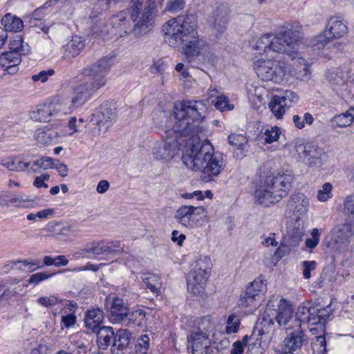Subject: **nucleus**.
<instances>
[{"label":"nucleus","instance_id":"1","mask_svg":"<svg viewBox=\"0 0 354 354\" xmlns=\"http://www.w3.org/2000/svg\"><path fill=\"white\" fill-rule=\"evenodd\" d=\"M192 15H179L168 20L162 26L164 40L170 46L181 50L189 63L196 60L210 64L215 55L209 51L207 41L201 38Z\"/></svg>","mask_w":354,"mask_h":354},{"label":"nucleus","instance_id":"2","mask_svg":"<svg viewBox=\"0 0 354 354\" xmlns=\"http://www.w3.org/2000/svg\"><path fill=\"white\" fill-rule=\"evenodd\" d=\"M303 31L299 22L286 24L275 33H266L258 38L253 49L260 55L270 53L285 55L292 59L298 56Z\"/></svg>","mask_w":354,"mask_h":354},{"label":"nucleus","instance_id":"3","mask_svg":"<svg viewBox=\"0 0 354 354\" xmlns=\"http://www.w3.org/2000/svg\"><path fill=\"white\" fill-rule=\"evenodd\" d=\"M156 10L154 0L136 1L113 18V26L119 29L121 37L132 35L140 37L151 29Z\"/></svg>","mask_w":354,"mask_h":354},{"label":"nucleus","instance_id":"4","mask_svg":"<svg viewBox=\"0 0 354 354\" xmlns=\"http://www.w3.org/2000/svg\"><path fill=\"white\" fill-rule=\"evenodd\" d=\"M114 62V57L106 55L82 71L84 77H90L89 81L79 84L74 89L75 96L70 101V105L66 109L67 113H71L89 100L93 92L104 86L106 82V75L110 71Z\"/></svg>","mask_w":354,"mask_h":354},{"label":"nucleus","instance_id":"5","mask_svg":"<svg viewBox=\"0 0 354 354\" xmlns=\"http://www.w3.org/2000/svg\"><path fill=\"white\" fill-rule=\"evenodd\" d=\"M205 109L204 104L199 101L183 100L175 104L173 111L175 123L173 129L166 133L182 135L197 133L196 129L204 118Z\"/></svg>","mask_w":354,"mask_h":354},{"label":"nucleus","instance_id":"6","mask_svg":"<svg viewBox=\"0 0 354 354\" xmlns=\"http://www.w3.org/2000/svg\"><path fill=\"white\" fill-rule=\"evenodd\" d=\"M214 149L209 142H201L197 138L189 139L185 144L182 160L192 170H199L203 167Z\"/></svg>","mask_w":354,"mask_h":354},{"label":"nucleus","instance_id":"7","mask_svg":"<svg viewBox=\"0 0 354 354\" xmlns=\"http://www.w3.org/2000/svg\"><path fill=\"white\" fill-rule=\"evenodd\" d=\"M253 68L259 78L263 81L281 83L286 79L290 70L288 64L283 61L260 59L255 61Z\"/></svg>","mask_w":354,"mask_h":354},{"label":"nucleus","instance_id":"8","mask_svg":"<svg viewBox=\"0 0 354 354\" xmlns=\"http://www.w3.org/2000/svg\"><path fill=\"white\" fill-rule=\"evenodd\" d=\"M212 261L209 257H200L187 279V290L194 295H202L210 275Z\"/></svg>","mask_w":354,"mask_h":354},{"label":"nucleus","instance_id":"9","mask_svg":"<svg viewBox=\"0 0 354 354\" xmlns=\"http://www.w3.org/2000/svg\"><path fill=\"white\" fill-rule=\"evenodd\" d=\"M331 313L330 305L324 307L319 302L310 305L303 304L297 310L300 325L301 323H307L308 325H324Z\"/></svg>","mask_w":354,"mask_h":354},{"label":"nucleus","instance_id":"10","mask_svg":"<svg viewBox=\"0 0 354 354\" xmlns=\"http://www.w3.org/2000/svg\"><path fill=\"white\" fill-rule=\"evenodd\" d=\"M276 310V321L281 326L286 330L291 329L295 326L300 324L297 313L294 315V309L291 304L286 299H280L277 301Z\"/></svg>","mask_w":354,"mask_h":354},{"label":"nucleus","instance_id":"11","mask_svg":"<svg viewBox=\"0 0 354 354\" xmlns=\"http://www.w3.org/2000/svg\"><path fill=\"white\" fill-rule=\"evenodd\" d=\"M281 200L290 190L294 176L290 171H279L274 176L266 178Z\"/></svg>","mask_w":354,"mask_h":354},{"label":"nucleus","instance_id":"12","mask_svg":"<svg viewBox=\"0 0 354 354\" xmlns=\"http://www.w3.org/2000/svg\"><path fill=\"white\" fill-rule=\"evenodd\" d=\"M205 210L202 206L183 205L176 211L175 218L187 227H194L198 221V217L205 213Z\"/></svg>","mask_w":354,"mask_h":354},{"label":"nucleus","instance_id":"13","mask_svg":"<svg viewBox=\"0 0 354 354\" xmlns=\"http://www.w3.org/2000/svg\"><path fill=\"white\" fill-rule=\"evenodd\" d=\"M223 168V158L221 154L214 151L203 167L201 169L202 180L205 182L213 180L215 177L220 174Z\"/></svg>","mask_w":354,"mask_h":354},{"label":"nucleus","instance_id":"14","mask_svg":"<svg viewBox=\"0 0 354 354\" xmlns=\"http://www.w3.org/2000/svg\"><path fill=\"white\" fill-rule=\"evenodd\" d=\"M254 196L256 203L266 207L281 201L266 179L260 181L254 191Z\"/></svg>","mask_w":354,"mask_h":354},{"label":"nucleus","instance_id":"15","mask_svg":"<svg viewBox=\"0 0 354 354\" xmlns=\"http://www.w3.org/2000/svg\"><path fill=\"white\" fill-rule=\"evenodd\" d=\"M266 285L261 281H254L248 286L243 295L241 296L239 306L256 308L257 301L261 299V294L265 290Z\"/></svg>","mask_w":354,"mask_h":354},{"label":"nucleus","instance_id":"16","mask_svg":"<svg viewBox=\"0 0 354 354\" xmlns=\"http://www.w3.org/2000/svg\"><path fill=\"white\" fill-rule=\"evenodd\" d=\"M66 113L62 104L50 103L40 105L37 111L30 112V118L35 121L49 122L53 116Z\"/></svg>","mask_w":354,"mask_h":354},{"label":"nucleus","instance_id":"17","mask_svg":"<svg viewBox=\"0 0 354 354\" xmlns=\"http://www.w3.org/2000/svg\"><path fill=\"white\" fill-rule=\"evenodd\" d=\"M178 145L177 135L174 138H167L164 142H158L156 145L153 149V154L157 160H171L178 153Z\"/></svg>","mask_w":354,"mask_h":354},{"label":"nucleus","instance_id":"18","mask_svg":"<svg viewBox=\"0 0 354 354\" xmlns=\"http://www.w3.org/2000/svg\"><path fill=\"white\" fill-rule=\"evenodd\" d=\"M304 161L309 166L320 167L327 160V154L324 149L315 143H306L303 149Z\"/></svg>","mask_w":354,"mask_h":354},{"label":"nucleus","instance_id":"19","mask_svg":"<svg viewBox=\"0 0 354 354\" xmlns=\"http://www.w3.org/2000/svg\"><path fill=\"white\" fill-rule=\"evenodd\" d=\"M230 11L225 5H220L212 12L209 17V23L219 33L223 32L227 26Z\"/></svg>","mask_w":354,"mask_h":354},{"label":"nucleus","instance_id":"20","mask_svg":"<svg viewBox=\"0 0 354 354\" xmlns=\"http://www.w3.org/2000/svg\"><path fill=\"white\" fill-rule=\"evenodd\" d=\"M325 29L329 33L330 37L339 39L347 33V23L342 17L334 15L328 19Z\"/></svg>","mask_w":354,"mask_h":354},{"label":"nucleus","instance_id":"21","mask_svg":"<svg viewBox=\"0 0 354 354\" xmlns=\"http://www.w3.org/2000/svg\"><path fill=\"white\" fill-rule=\"evenodd\" d=\"M129 308L120 298H114L109 310V319L112 323L124 322L129 315Z\"/></svg>","mask_w":354,"mask_h":354},{"label":"nucleus","instance_id":"22","mask_svg":"<svg viewBox=\"0 0 354 354\" xmlns=\"http://www.w3.org/2000/svg\"><path fill=\"white\" fill-rule=\"evenodd\" d=\"M21 59L17 53L8 51L0 55V67L4 68L9 74L15 73Z\"/></svg>","mask_w":354,"mask_h":354},{"label":"nucleus","instance_id":"23","mask_svg":"<svg viewBox=\"0 0 354 354\" xmlns=\"http://www.w3.org/2000/svg\"><path fill=\"white\" fill-rule=\"evenodd\" d=\"M98 118L97 125L100 129H103L104 131H106L115 122L116 113L113 109L109 108L107 104H102L100 106Z\"/></svg>","mask_w":354,"mask_h":354},{"label":"nucleus","instance_id":"24","mask_svg":"<svg viewBox=\"0 0 354 354\" xmlns=\"http://www.w3.org/2000/svg\"><path fill=\"white\" fill-rule=\"evenodd\" d=\"M107 248L104 246V241H94L88 244L85 248L80 249L77 254L87 259H93L106 254Z\"/></svg>","mask_w":354,"mask_h":354},{"label":"nucleus","instance_id":"25","mask_svg":"<svg viewBox=\"0 0 354 354\" xmlns=\"http://www.w3.org/2000/svg\"><path fill=\"white\" fill-rule=\"evenodd\" d=\"M84 47V44L81 37L74 36L71 40L65 46V51L62 58L71 61L77 56Z\"/></svg>","mask_w":354,"mask_h":354},{"label":"nucleus","instance_id":"26","mask_svg":"<svg viewBox=\"0 0 354 354\" xmlns=\"http://www.w3.org/2000/svg\"><path fill=\"white\" fill-rule=\"evenodd\" d=\"M103 319L104 313L102 310L99 308L89 310L84 318L85 326L93 332H95L101 328L100 325Z\"/></svg>","mask_w":354,"mask_h":354},{"label":"nucleus","instance_id":"27","mask_svg":"<svg viewBox=\"0 0 354 354\" xmlns=\"http://www.w3.org/2000/svg\"><path fill=\"white\" fill-rule=\"evenodd\" d=\"M37 141L41 144H50L56 142L59 137V132L57 127H45L39 129L35 134Z\"/></svg>","mask_w":354,"mask_h":354},{"label":"nucleus","instance_id":"28","mask_svg":"<svg viewBox=\"0 0 354 354\" xmlns=\"http://www.w3.org/2000/svg\"><path fill=\"white\" fill-rule=\"evenodd\" d=\"M353 237L354 222L350 223V222L345 221V223L337 232L336 243L346 245L350 243Z\"/></svg>","mask_w":354,"mask_h":354},{"label":"nucleus","instance_id":"29","mask_svg":"<svg viewBox=\"0 0 354 354\" xmlns=\"http://www.w3.org/2000/svg\"><path fill=\"white\" fill-rule=\"evenodd\" d=\"M47 229L55 234L62 236H68L71 234H75L79 232V230L73 225L57 221L49 222L47 225Z\"/></svg>","mask_w":354,"mask_h":354},{"label":"nucleus","instance_id":"30","mask_svg":"<svg viewBox=\"0 0 354 354\" xmlns=\"http://www.w3.org/2000/svg\"><path fill=\"white\" fill-rule=\"evenodd\" d=\"M274 332V322L272 319L263 317L261 321H258L253 329L251 338L256 336L270 335Z\"/></svg>","mask_w":354,"mask_h":354},{"label":"nucleus","instance_id":"31","mask_svg":"<svg viewBox=\"0 0 354 354\" xmlns=\"http://www.w3.org/2000/svg\"><path fill=\"white\" fill-rule=\"evenodd\" d=\"M290 205L294 207L295 212H297L299 215H303L308 210L309 199L304 194L298 193L292 196Z\"/></svg>","mask_w":354,"mask_h":354},{"label":"nucleus","instance_id":"32","mask_svg":"<svg viewBox=\"0 0 354 354\" xmlns=\"http://www.w3.org/2000/svg\"><path fill=\"white\" fill-rule=\"evenodd\" d=\"M1 24L4 26V29L8 32H20L24 28L22 20L8 13L1 19Z\"/></svg>","mask_w":354,"mask_h":354},{"label":"nucleus","instance_id":"33","mask_svg":"<svg viewBox=\"0 0 354 354\" xmlns=\"http://www.w3.org/2000/svg\"><path fill=\"white\" fill-rule=\"evenodd\" d=\"M354 121V108H350L345 113L335 115L332 119L333 126L344 128L351 125Z\"/></svg>","mask_w":354,"mask_h":354},{"label":"nucleus","instance_id":"34","mask_svg":"<svg viewBox=\"0 0 354 354\" xmlns=\"http://www.w3.org/2000/svg\"><path fill=\"white\" fill-rule=\"evenodd\" d=\"M1 165L6 167L9 171L21 172L28 168L30 162H24L17 157H11L3 160Z\"/></svg>","mask_w":354,"mask_h":354},{"label":"nucleus","instance_id":"35","mask_svg":"<svg viewBox=\"0 0 354 354\" xmlns=\"http://www.w3.org/2000/svg\"><path fill=\"white\" fill-rule=\"evenodd\" d=\"M146 287L153 294L158 295L162 286L161 280L158 275L152 273H145L142 277Z\"/></svg>","mask_w":354,"mask_h":354},{"label":"nucleus","instance_id":"36","mask_svg":"<svg viewBox=\"0 0 354 354\" xmlns=\"http://www.w3.org/2000/svg\"><path fill=\"white\" fill-rule=\"evenodd\" d=\"M8 201L10 203L15 204L18 208H30L35 206V202L28 196L24 194H12L10 196Z\"/></svg>","mask_w":354,"mask_h":354},{"label":"nucleus","instance_id":"37","mask_svg":"<svg viewBox=\"0 0 354 354\" xmlns=\"http://www.w3.org/2000/svg\"><path fill=\"white\" fill-rule=\"evenodd\" d=\"M97 331L99 347L102 349L106 348L114 335L113 328L109 326H102Z\"/></svg>","mask_w":354,"mask_h":354},{"label":"nucleus","instance_id":"38","mask_svg":"<svg viewBox=\"0 0 354 354\" xmlns=\"http://www.w3.org/2000/svg\"><path fill=\"white\" fill-rule=\"evenodd\" d=\"M131 334L127 329L120 328L113 335V346L123 350L129 344Z\"/></svg>","mask_w":354,"mask_h":354},{"label":"nucleus","instance_id":"39","mask_svg":"<svg viewBox=\"0 0 354 354\" xmlns=\"http://www.w3.org/2000/svg\"><path fill=\"white\" fill-rule=\"evenodd\" d=\"M208 338V334L203 331H197L192 333L188 337V342L191 344L192 351L193 354L197 352L204 342H206Z\"/></svg>","mask_w":354,"mask_h":354},{"label":"nucleus","instance_id":"40","mask_svg":"<svg viewBox=\"0 0 354 354\" xmlns=\"http://www.w3.org/2000/svg\"><path fill=\"white\" fill-rule=\"evenodd\" d=\"M55 167V160L48 156H42L30 163L29 171L39 172V169H53Z\"/></svg>","mask_w":354,"mask_h":354},{"label":"nucleus","instance_id":"41","mask_svg":"<svg viewBox=\"0 0 354 354\" xmlns=\"http://www.w3.org/2000/svg\"><path fill=\"white\" fill-rule=\"evenodd\" d=\"M145 318V312L142 309L135 310L131 313L129 311V315H127L124 323H126L127 326H140L142 324Z\"/></svg>","mask_w":354,"mask_h":354},{"label":"nucleus","instance_id":"42","mask_svg":"<svg viewBox=\"0 0 354 354\" xmlns=\"http://www.w3.org/2000/svg\"><path fill=\"white\" fill-rule=\"evenodd\" d=\"M269 109L277 119H281L286 112V106L281 103L277 95L272 97L268 104Z\"/></svg>","mask_w":354,"mask_h":354},{"label":"nucleus","instance_id":"43","mask_svg":"<svg viewBox=\"0 0 354 354\" xmlns=\"http://www.w3.org/2000/svg\"><path fill=\"white\" fill-rule=\"evenodd\" d=\"M10 51H15L21 57V55H25L29 51L28 45L24 44L22 37L20 35H16L13 39L10 42Z\"/></svg>","mask_w":354,"mask_h":354},{"label":"nucleus","instance_id":"44","mask_svg":"<svg viewBox=\"0 0 354 354\" xmlns=\"http://www.w3.org/2000/svg\"><path fill=\"white\" fill-rule=\"evenodd\" d=\"M343 213L345 216V221L354 222V195L348 196L344 201Z\"/></svg>","mask_w":354,"mask_h":354},{"label":"nucleus","instance_id":"45","mask_svg":"<svg viewBox=\"0 0 354 354\" xmlns=\"http://www.w3.org/2000/svg\"><path fill=\"white\" fill-rule=\"evenodd\" d=\"M279 99L287 109L293 106L299 100V96L295 92L286 90L281 95H277Z\"/></svg>","mask_w":354,"mask_h":354},{"label":"nucleus","instance_id":"46","mask_svg":"<svg viewBox=\"0 0 354 354\" xmlns=\"http://www.w3.org/2000/svg\"><path fill=\"white\" fill-rule=\"evenodd\" d=\"M332 39L333 38L329 37V33L326 32L325 29L322 33L315 37L312 41V46L314 49L320 50L324 48Z\"/></svg>","mask_w":354,"mask_h":354},{"label":"nucleus","instance_id":"47","mask_svg":"<svg viewBox=\"0 0 354 354\" xmlns=\"http://www.w3.org/2000/svg\"><path fill=\"white\" fill-rule=\"evenodd\" d=\"M292 122L297 129H303L305 127V124L311 125L313 123L314 118L310 113H305L303 118L299 115H294Z\"/></svg>","mask_w":354,"mask_h":354},{"label":"nucleus","instance_id":"48","mask_svg":"<svg viewBox=\"0 0 354 354\" xmlns=\"http://www.w3.org/2000/svg\"><path fill=\"white\" fill-rule=\"evenodd\" d=\"M333 186L330 183H325L322 189L317 191V198L319 201L326 202L333 196Z\"/></svg>","mask_w":354,"mask_h":354},{"label":"nucleus","instance_id":"49","mask_svg":"<svg viewBox=\"0 0 354 354\" xmlns=\"http://www.w3.org/2000/svg\"><path fill=\"white\" fill-rule=\"evenodd\" d=\"M281 134V129L279 127L274 126L270 127L265 131V141L266 143H272L279 140Z\"/></svg>","mask_w":354,"mask_h":354},{"label":"nucleus","instance_id":"50","mask_svg":"<svg viewBox=\"0 0 354 354\" xmlns=\"http://www.w3.org/2000/svg\"><path fill=\"white\" fill-rule=\"evenodd\" d=\"M240 326L239 319L234 314L229 315L227 320L225 330L227 334L236 333L238 332Z\"/></svg>","mask_w":354,"mask_h":354},{"label":"nucleus","instance_id":"51","mask_svg":"<svg viewBox=\"0 0 354 354\" xmlns=\"http://www.w3.org/2000/svg\"><path fill=\"white\" fill-rule=\"evenodd\" d=\"M149 337L147 335H142L138 338L136 344V351L140 354H145L149 347Z\"/></svg>","mask_w":354,"mask_h":354},{"label":"nucleus","instance_id":"52","mask_svg":"<svg viewBox=\"0 0 354 354\" xmlns=\"http://www.w3.org/2000/svg\"><path fill=\"white\" fill-rule=\"evenodd\" d=\"M60 302V299L55 296H42L37 299V303L42 306L50 308L54 306Z\"/></svg>","mask_w":354,"mask_h":354},{"label":"nucleus","instance_id":"53","mask_svg":"<svg viewBox=\"0 0 354 354\" xmlns=\"http://www.w3.org/2000/svg\"><path fill=\"white\" fill-rule=\"evenodd\" d=\"M12 266H17L18 264H21L24 266H27L30 272H33L37 269L41 267L39 266V262L37 260H34L31 259H26L22 260L14 261L12 262Z\"/></svg>","mask_w":354,"mask_h":354},{"label":"nucleus","instance_id":"54","mask_svg":"<svg viewBox=\"0 0 354 354\" xmlns=\"http://www.w3.org/2000/svg\"><path fill=\"white\" fill-rule=\"evenodd\" d=\"M104 246L107 248L106 250V254H115L116 255L120 254L123 250H120L121 243L119 241H106L103 240Z\"/></svg>","mask_w":354,"mask_h":354},{"label":"nucleus","instance_id":"55","mask_svg":"<svg viewBox=\"0 0 354 354\" xmlns=\"http://www.w3.org/2000/svg\"><path fill=\"white\" fill-rule=\"evenodd\" d=\"M54 273L48 274L46 272H37L32 274L28 279V281L30 284L37 285L40 282L45 281L53 276Z\"/></svg>","mask_w":354,"mask_h":354},{"label":"nucleus","instance_id":"56","mask_svg":"<svg viewBox=\"0 0 354 354\" xmlns=\"http://www.w3.org/2000/svg\"><path fill=\"white\" fill-rule=\"evenodd\" d=\"M215 106L217 109H219L221 111L225 110H232L234 108V106L229 103L228 97L225 95H219L217 97Z\"/></svg>","mask_w":354,"mask_h":354},{"label":"nucleus","instance_id":"57","mask_svg":"<svg viewBox=\"0 0 354 354\" xmlns=\"http://www.w3.org/2000/svg\"><path fill=\"white\" fill-rule=\"evenodd\" d=\"M214 323L209 316H205L201 319L198 323V329L201 331L206 332L207 334L212 331L214 328Z\"/></svg>","mask_w":354,"mask_h":354},{"label":"nucleus","instance_id":"58","mask_svg":"<svg viewBox=\"0 0 354 354\" xmlns=\"http://www.w3.org/2000/svg\"><path fill=\"white\" fill-rule=\"evenodd\" d=\"M185 0H169L167 4L165 10L175 12L183 9Z\"/></svg>","mask_w":354,"mask_h":354},{"label":"nucleus","instance_id":"59","mask_svg":"<svg viewBox=\"0 0 354 354\" xmlns=\"http://www.w3.org/2000/svg\"><path fill=\"white\" fill-rule=\"evenodd\" d=\"M311 236L312 238L306 240L305 244L307 248L313 249L317 245L319 241L320 233L319 230L314 228L311 232Z\"/></svg>","mask_w":354,"mask_h":354},{"label":"nucleus","instance_id":"60","mask_svg":"<svg viewBox=\"0 0 354 354\" xmlns=\"http://www.w3.org/2000/svg\"><path fill=\"white\" fill-rule=\"evenodd\" d=\"M55 73V71L53 69H48L46 71H41L37 74H35L32 76V80L35 82L40 81L44 83L46 82L48 77L52 76Z\"/></svg>","mask_w":354,"mask_h":354},{"label":"nucleus","instance_id":"61","mask_svg":"<svg viewBox=\"0 0 354 354\" xmlns=\"http://www.w3.org/2000/svg\"><path fill=\"white\" fill-rule=\"evenodd\" d=\"M317 263L315 261H305L302 262L304 267L303 276L305 279H308L310 278V271L316 268Z\"/></svg>","mask_w":354,"mask_h":354},{"label":"nucleus","instance_id":"62","mask_svg":"<svg viewBox=\"0 0 354 354\" xmlns=\"http://www.w3.org/2000/svg\"><path fill=\"white\" fill-rule=\"evenodd\" d=\"M228 142L230 145L241 147L245 142V138L241 134H232L228 136Z\"/></svg>","mask_w":354,"mask_h":354},{"label":"nucleus","instance_id":"63","mask_svg":"<svg viewBox=\"0 0 354 354\" xmlns=\"http://www.w3.org/2000/svg\"><path fill=\"white\" fill-rule=\"evenodd\" d=\"M50 178V176L47 174H43L39 176H37L35 178V180L33 182V185L35 187L37 188L40 187H48V185L44 183V181L48 180Z\"/></svg>","mask_w":354,"mask_h":354},{"label":"nucleus","instance_id":"64","mask_svg":"<svg viewBox=\"0 0 354 354\" xmlns=\"http://www.w3.org/2000/svg\"><path fill=\"white\" fill-rule=\"evenodd\" d=\"M326 340L324 337L323 336H317L316 337V340L313 343V350L317 348L319 350L320 353H324L326 351Z\"/></svg>","mask_w":354,"mask_h":354}]
</instances>
